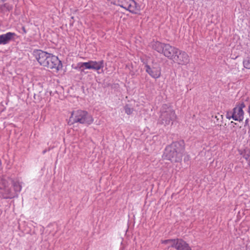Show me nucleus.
<instances>
[{"label":"nucleus","mask_w":250,"mask_h":250,"mask_svg":"<svg viewBox=\"0 0 250 250\" xmlns=\"http://www.w3.org/2000/svg\"><path fill=\"white\" fill-rule=\"evenodd\" d=\"M244 66L247 69H250V57L243 61Z\"/></svg>","instance_id":"nucleus-14"},{"label":"nucleus","mask_w":250,"mask_h":250,"mask_svg":"<svg viewBox=\"0 0 250 250\" xmlns=\"http://www.w3.org/2000/svg\"><path fill=\"white\" fill-rule=\"evenodd\" d=\"M163 243L169 244L170 246L175 248L177 250H191L188 245L181 239H168L162 241Z\"/></svg>","instance_id":"nucleus-9"},{"label":"nucleus","mask_w":250,"mask_h":250,"mask_svg":"<svg viewBox=\"0 0 250 250\" xmlns=\"http://www.w3.org/2000/svg\"><path fill=\"white\" fill-rule=\"evenodd\" d=\"M116 5L132 13H135L137 9L136 3L133 0H118Z\"/></svg>","instance_id":"nucleus-10"},{"label":"nucleus","mask_w":250,"mask_h":250,"mask_svg":"<svg viewBox=\"0 0 250 250\" xmlns=\"http://www.w3.org/2000/svg\"><path fill=\"white\" fill-rule=\"evenodd\" d=\"M125 112L127 115H130V114H132L133 112V108H130L128 105H126L125 107Z\"/></svg>","instance_id":"nucleus-15"},{"label":"nucleus","mask_w":250,"mask_h":250,"mask_svg":"<svg viewBox=\"0 0 250 250\" xmlns=\"http://www.w3.org/2000/svg\"><path fill=\"white\" fill-rule=\"evenodd\" d=\"M6 5L7 4H4V6H6Z\"/></svg>","instance_id":"nucleus-19"},{"label":"nucleus","mask_w":250,"mask_h":250,"mask_svg":"<svg viewBox=\"0 0 250 250\" xmlns=\"http://www.w3.org/2000/svg\"><path fill=\"white\" fill-rule=\"evenodd\" d=\"M70 122L74 123H79L85 125H89L93 122L92 116L87 112L78 110L73 111L70 118Z\"/></svg>","instance_id":"nucleus-6"},{"label":"nucleus","mask_w":250,"mask_h":250,"mask_svg":"<svg viewBox=\"0 0 250 250\" xmlns=\"http://www.w3.org/2000/svg\"><path fill=\"white\" fill-rule=\"evenodd\" d=\"M178 53L172 60L174 62L181 65H186L190 61L188 54L178 49Z\"/></svg>","instance_id":"nucleus-11"},{"label":"nucleus","mask_w":250,"mask_h":250,"mask_svg":"<svg viewBox=\"0 0 250 250\" xmlns=\"http://www.w3.org/2000/svg\"><path fill=\"white\" fill-rule=\"evenodd\" d=\"M146 72L152 78L157 79L161 75V67L158 64H154L152 66L148 65L145 66Z\"/></svg>","instance_id":"nucleus-12"},{"label":"nucleus","mask_w":250,"mask_h":250,"mask_svg":"<svg viewBox=\"0 0 250 250\" xmlns=\"http://www.w3.org/2000/svg\"><path fill=\"white\" fill-rule=\"evenodd\" d=\"M21 189V183L7 176H0V194L4 199H12L18 195Z\"/></svg>","instance_id":"nucleus-1"},{"label":"nucleus","mask_w":250,"mask_h":250,"mask_svg":"<svg viewBox=\"0 0 250 250\" xmlns=\"http://www.w3.org/2000/svg\"><path fill=\"white\" fill-rule=\"evenodd\" d=\"M231 124H232V125H233V127H234V125H236V124L234 123L233 122H231Z\"/></svg>","instance_id":"nucleus-16"},{"label":"nucleus","mask_w":250,"mask_h":250,"mask_svg":"<svg viewBox=\"0 0 250 250\" xmlns=\"http://www.w3.org/2000/svg\"><path fill=\"white\" fill-rule=\"evenodd\" d=\"M34 55L39 63L47 68L57 72L62 68L61 62L51 54L39 50L34 51Z\"/></svg>","instance_id":"nucleus-2"},{"label":"nucleus","mask_w":250,"mask_h":250,"mask_svg":"<svg viewBox=\"0 0 250 250\" xmlns=\"http://www.w3.org/2000/svg\"><path fill=\"white\" fill-rule=\"evenodd\" d=\"M77 67L82 72L83 71L84 69H93L97 71L102 69V72H103L104 62L90 61L88 62H80L78 63Z\"/></svg>","instance_id":"nucleus-7"},{"label":"nucleus","mask_w":250,"mask_h":250,"mask_svg":"<svg viewBox=\"0 0 250 250\" xmlns=\"http://www.w3.org/2000/svg\"><path fill=\"white\" fill-rule=\"evenodd\" d=\"M2 0V1L4 2V1H5L6 0Z\"/></svg>","instance_id":"nucleus-18"},{"label":"nucleus","mask_w":250,"mask_h":250,"mask_svg":"<svg viewBox=\"0 0 250 250\" xmlns=\"http://www.w3.org/2000/svg\"><path fill=\"white\" fill-rule=\"evenodd\" d=\"M151 45L153 49L158 52L163 54L169 59L173 60L178 49L169 44L162 43L158 41H153Z\"/></svg>","instance_id":"nucleus-4"},{"label":"nucleus","mask_w":250,"mask_h":250,"mask_svg":"<svg viewBox=\"0 0 250 250\" xmlns=\"http://www.w3.org/2000/svg\"><path fill=\"white\" fill-rule=\"evenodd\" d=\"M183 151L182 143L174 142L166 148L164 157L172 162H179L182 160Z\"/></svg>","instance_id":"nucleus-3"},{"label":"nucleus","mask_w":250,"mask_h":250,"mask_svg":"<svg viewBox=\"0 0 250 250\" xmlns=\"http://www.w3.org/2000/svg\"><path fill=\"white\" fill-rule=\"evenodd\" d=\"M9 9H12V6H11L10 8H8Z\"/></svg>","instance_id":"nucleus-17"},{"label":"nucleus","mask_w":250,"mask_h":250,"mask_svg":"<svg viewBox=\"0 0 250 250\" xmlns=\"http://www.w3.org/2000/svg\"><path fill=\"white\" fill-rule=\"evenodd\" d=\"M16 34L13 32H7L6 34L0 35V44H8L15 40Z\"/></svg>","instance_id":"nucleus-13"},{"label":"nucleus","mask_w":250,"mask_h":250,"mask_svg":"<svg viewBox=\"0 0 250 250\" xmlns=\"http://www.w3.org/2000/svg\"><path fill=\"white\" fill-rule=\"evenodd\" d=\"M176 119L174 110L167 104L162 106L159 123L165 126L171 125Z\"/></svg>","instance_id":"nucleus-5"},{"label":"nucleus","mask_w":250,"mask_h":250,"mask_svg":"<svg viewBox=\"0 0 250 250\" xmlns=\"http://www.w3.org/2000/svg\"><path fill=\"white\" fill-rule=\"evenodd\" d=\"M245 106L244 103H242L234 107L232 110L228 111L226 114L227 119L230 120L241 121L244 118V111L243 108Z\"/></svg>","instance_id":"nucleus-8"}]
</instances>
